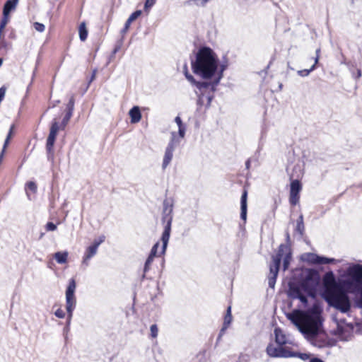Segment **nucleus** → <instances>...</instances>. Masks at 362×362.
Returning a JSON list of instances; mask_svg holds the SVG:
<instances>
[{
    "instance_id": "obj_1",
    "label": "nucleus",
    "mask_w": 362,
    "mask_h": 362,
    "mask_svg": "<svg viewBox=\"0 0 362 362\" xmlns=\"http://www.w3.org/2000/svg\"><path fill=\"white\" fill-rule=\"evenodd\" d=\"M322 308L315 303L305 311L294 310L286 317L313 346L322 349L334 345L323 329Z\"/></svg>"
},
{
    "instance_id": "obj_2",
    "label": "nucleus",
    "mask_w": 362,
    "mask_h": 362,
    "mask_svg": "<svg viewBox=\"0 0 362 362\" xmlns=\"http://www.w3.org/2000/svg\"><path fill=\"white\" fill-rule=\"evenodd\" d=\"M191 64L193 73L204 79H209L215 76L218 66L216 54L206 47L199 49Z\"/></svg>"
},
{
    "instance_id": "obj_3",
    "label": "nucleus",
    "mask_w": 362,
    "mask_h": 362,
    "mask_svg": "<svg viewBox=\"0 0 362 362\" xmlns=\"http://www.w3.org/2000/svg\"><path fill=\"white\" fill-rule=\"evenodd\" d=\"M320 281L319 273L310 269L300 284L289 285L288 295L291 298L299 299L302 303L307 305V296L315 297Z\"/></svg>"
},
{
    "instance_id": "obj_4",
    "label": "nucleus",
    "mask_w": 362,
    "mask_h": 362,
    "mask_svg": "<svg viewBox=\"0 0 362 362\" xmlns=\"http://www.w3.org/2000/svg\"><path fill=\"white\" fill-rule=\"evenodd\" d=\"M291 259V248L288 245L281 244L276 254L272 256V264L269 267L268 284L270 288H274L275 286L281 261H283V269L286 271L288 269Z\"/></svg>"
},
{
    "instance_id": "obj_5",
    "label": "nucleus",
    "mask_w": 362,
    "mask_h": 362,
    "mask_svg": "<svg viewBox=\"0 0 362 362\" xmlns=\"http://www.w3.org/2000/svg\"><path fill=\"white\" fill-rule=\"evenodd\" d=\"M325 299L329 306L341 313H347L351 310V303L349 296L343 288L334 293H331L327 297H325Z\"/></svg>"
},
{
    "instance_id": "obj_6",
    "label": "nucleus",
    "mask_w": 362,
    "mask_h": 362,
    "mask_svg": "<svg viewBox=\"0 0 362 362\" xmlns=\"http://www.w3.org/2000/svg\"><path fill=\"white\" fill-rule=\"evenodd\" d=\"M347 278L341 281L342 286L349 291H353L362 286V264L350 266L346 270Z\"/></svg>"
},
{
    "instance_id": "obj_7",
    "label": "nucleus",
    "mask_w": 362,
    "mask_h": 362,
    "mask_svg": "<svg viewBox=\"0 0 362 362\" xmlns=\"http://www.w3.org/2000/svg\"><path fill=\"white\" fill-rule=\"evenodd\" d=\"M173 204H170L168 200L163 202V217L162 221L165 223L164 230L162 233L161 241L163 243L162 250L160 254L165 252L168 243L170 239L171 224L173 221Z\"/></svg>"
},
{
    "instance_id": "obj_8",
    "label": "nucleus",
    "mask_w": 362,
    "mask_h": 362,
    "mask_svg": "<svg viewBox=\"0 0 362 362\" xmlns=\"http://www.w3.org/2000/svg\"><path fill=\"white\" fill-rule=\"evenodd\" d=\"M170 139L169 143L168 144L162 163V168L165 170L170 163L173 158V153L176 148V147L179 145L180 140L177 138V132H172L170 133Z\"/></svg>"
},
{
    "instance_id": "obj_9",
    "label": "nucleus",
    "mask_w": 362,
    "mask_h": 362,
    "mask_svg": "<svg viewBox=\"0 0 362 362\" xmlns=\"http://www.w3.org/2000/svg\"><path fill=\"white\" fill-rule=\"evenodd\" d=\"M322 284L324 286V297H327L331 293H334L344 288L337 283L334 274L332 272H328L324 275Z\"/></svg>"
},
{
    "instance_id": "obj_10",
    "label": "nucleus",
    "mask_w": 362,
    "mask_h": 362,
    "mask_svg": "<svg viewBox=\"0 0 362 362\" xmlns=\"http://www.w3.org/2000/svg\"><path fill=\"white\" fill-rule=\"evenodd\" d=\"M76 282L74 279H70L66 291V309L69 315H73V311L76 307V300L74 296Z\"/></svg>"
},
{
    "instance_id": "obj_11",
    "label": "nucleus",
    "mask_w": 362,
    "mask_h": 362,
    "mask_svg": "<svg viewBox=\"0 0 362 362\" xmlns=\"http://www.w3.org/2000/svg\"><path fill=\"white\" fill-rule=\"evenodd\" d=\"M185 75L186 78L194 86H195L201 92L200 93L196 92L197 95H198V104L202 105V98H203V93L202 92V90L206 89L209 88L211 86V83L206 82V81H197L194 77L189 74L187 71V66H185Z\"/></svg>"
},
{
    "instance_id": "obj_12",
    "label": "nucleus",
    "mask_w": 362,
    "mask_h": 362,
    "mask_svg": "<svg viewBox=\"0 0 362 362\" xmlns=\"http://www.w3.org/2000/svg\"><path fill=\"white\" fill-rule=\"evenodd\" d=\"M266 352L272 358H289L290 351L282 346H275L272 344H269L267 346Z\"/></svg>"
},
{
    "instance_id": "obj_13",
    "label": "nucleus",
    "mask_w": 362,
    "mask_h": 362,
    "mask_svg": "<svg viewBox=\"0 0 362 362\" xmlns=\"http://www.w3.org/2000/svg\"><path fill=\"white\" fill-rule=\"evenodd\" d=\"M337 322V329L335 333L343 337L342 336L345 334V332H348L349 334L350 332L353 330L354 326L351 323L346 322L344 319L337 320L335 319Z\"/></svg>"
},
{
    "instance_id": "obj_14",
    "label": "nucleus",
    "mask_w": 362,
    "mask_h": 362,
    "mask_svg": "<svg viewBox=\"0 0 362 362\" xmlns=\"http://www.w3.org/2000/svg\"><path fill=\"white\" fill-rule=\"evenodd\" d=\"M74 103H75L74 95H72L69 99L68 104H67V107H66L67 112L62 122V126L63 128L66 127V125L69 122V119L72 117L73 112L74 110Z\"/></svg>"
},
{
    "instance_id": "obj_15",
    "label": "nucleus",
    "mask_w": 362,
    "mask_h": 362,
    "mask_svg": "<svg viewBox=\"0 0 362 362\" xmlns=\"http://www.w3.org/2000/svg\"><path fill=\"white\" fill-rule=\"evenodd\" d=\"M247 191L246 189H244L240 199V218L244 221H246L247 219Z\"/></svg>"
},
{
    "instance_id": "obj_16",
    "label": "nucleus",
    "mask_w": 362,
    "mask_h": 362,
    "mask_svg": "<svg viewBox=\"0 0 362 362\" xmlns=\"http://www.w3.org/2000/svg\"><path fill=\"white\" fill-rule=\"evenodd\" d=\"M98 247L95 246L93 244L87 247L83 258L82 261V264L88 266L89 264V260L95 255L97 253Z\"/></svg>"
},
{
    "instance_id": "obj_17",
    "label": "nucleus",
    "mask_w": 362,
    "mask_h": 362,
    "mask_svg": "<svg viewBox=\"0 0 362 362\" xmlns=\"http://www.w3.org/2000/svg\"><path fill=\"white\" fill-rule=\"evenodd\" d=\"M131 122L133 124L139 122L141 119V113L138 106H134L129 112Z\"/></svg>"
},
{
    "instance_id": "obj_18",
    "label": "nucleus",
    "mask_w": 362,
    "mask_h": 362,
    "mask_svg": "<svg viewBox=\"0 0 362 362\" xmlns=\"http://www.w3.org/2000/svg\"><path fill=\"white\" fill-rule=\"evenodd\" d=\"M175 122L177 124L178 127V132L177 133V138L180 140L181 139H183L185 137L186 132V126L182 123V121L180 117L179 116H177L175 118Z\"/></svg>"
},
{
    "instance_id": "obj_19",
    "label": "nucleus",
    "mask_w": 362,
    "mask_h": 362,
    "mask_svg": "<svg viewBox=\"0 0 362 362\" xmlns=\"http://www.w3.org/2000/svg\"><path fill=\"white\" fill-rule=\"evenodd\" d=\"M320 257L315 253H305L303 256V260L310 264H319Z\"/></svg>"
},
{
    "instance_id": "obj_20",
    "label": "nucleus",
    "mask_w": 362,
    "mask_h": 362,
    "mask_svg": "<svg viewBox=\"0 0 362 362\" xmlns=\"http://www.w3.org/2000/svg\"><path fill=\"white\" fill-rule=\"evenodd\" d=\"M18 2V1L8 0L4 6L3 15L8 16L10 12L16 8Z\"/></svg>"
},
{
    "instance_id": "obj_21",
    "label": "nucleus",
    "mask_w": 362,
    "mask_h": 362,
    "mask_svg": "<svg viewBox=\"0 0 362 362\" xmlns=\"http://www.w3.org/2000/svg\"><path fill=\"white\" fill-rule=\"evenodd\" d=\"M299 177V175L296 176V179L293 180L291 183V189H290V193L291 194H299V192L301 190V185L298 180Z\"/></svg>"
},
{
    "instance_id": "obj_22",
    "label": "nucleus",
    "mask_w": 362,
    "mask_h": 362,
    "mask_svg": "<svg viewBox=\"0 0 362 362\" xmlns=\"http://www.w3.org/2000/svg\"><path fill=\"white\" fill-rule=\"evenodd\" d=\"M275 341L279 346H283L286 343V337L280 329H275Z\"/></svg>"
},
{
    "instance_id": "obj_23",
    "label": "nucleus",
    "mask_w": 362,
    "mask_h": 362,
    "mask_svg": "<svg viewBox=\"0 0 362 362\" xmlns=\"http://www.w3.org/2000/svg\"><path fill=\"white\" fill-rule=\"evenodd\" d=\"M68 252H57L54 254V259L59 264H64L67 262Z\"/></svg>"
},
{
    "instance_id": "obj_24",
    "label": "nucleus",
    "mask_w": 362,
    "mask_h": 362,
    "mask_svg": "<svg viewBox=\"0 0 362 362\" xmlns=\"http://www.w3.org/2000/svg\"><path fill=\"white\" fill-rule=\"evenodd\" d=\"M227 68V64H223L220 66V71H219V73L218 74V76L217 78L215 79V81L213 82V83H211V88L214 89L215 86H216L220 80L223 77V72Z\"/></svg>"
},
{
    "instance_id": "obj_25",
    "label": "nucleus",
    "mask_w": 362,
    "mask_h": 362,
    "mask_svg": "<svg viewBox=\"0 0 362 362\" xmlns=\"http://www.w3.org/2000/svg\"><path fill=\"white\" fill-rule=\"evenodd\" d=\"M305 230L304 223H303V215H300L297 220L296 231L298 232L300 235H303Z\"/></svg>"
},
{
    "instance_id": "obj_26",
    "label": "nucleus",
    "mask_w": 362,
    "mask_h": 362,
    "mask_svg": "<svg viewBox=\"0 0 362 362\" xmlns=\"http://www.w3.org/2000/svg\"><path fill=\"white\" fill-rule=\"evenodd\" d=\"M56 139V136H48L46 144V148L48 154L52 153L53 146L54 144V141Z\"/></svg>"
},
{
    "instance_id": "obj_27",
    "label": "nucleus",
    "mask_w": 362,
    "mask_h": 362,
    "mask_svg": "<svg viewBox=\"0 0 362 362\" xmlns=\"http://www.w3.org/2000/svg\"><path fill=\"white\" fill-rule=\"evenodd\" d=\"M78 31L80 40L81 41H85L88 36V31L84 22L81 23Z\"/></svg>"
},
{
    "instance_id": "obj_28",
    "label": "nucleus",
    "mask_w": 362,
    "mask_h": 362,
    "mask_svg": "<svg viewBox=\"0 0 362 362\" xmlns=\"http://www.w3.org/2000/svg\"><path fill=\"white\" fill-rule=\"evenodd\" d=\"M291 357H296L300 358L303 361H307L308 359L310 358V354L306 353L294 352L290 351L289 358Z\"/></svg>"
},
{
    "instance_id": "obj_29",
    "label": "nucleus",
    "mask_w": 362,
    "mask_h": 362,
    "mask_svg": "<svg viewBox=\"0 0 362 362\" xmlns=\"http://www.w3.org/2000/svg\"><path fill=\"white\" fill-rule=\"evenodd\" d=\"M232 321V315H231V308L229 306L227 308L226 314L224 317L223 325V326H226L227 327H229Z\"/></svg>"
},
{
    "instance_id": "obj_30",
    "label": "nucleus",
    "mask_w": 362,
    "mask_h": 362,
    "mask_svg": "<svg viewBox=\"0 0 362 362\" xmlns=\"http://www.w3.org/2000/svg\"><path fill=\"white\" fill-rule=\"evenodd\" d=\"M210 0H188L186 1V4L188 6H191L192 4L196 5L197 6H205L206 4Z\"/></svg>"
},
{
    "instance_id": "obj_31",
    "label": "nucleus",
    "mask_w": 362,
    "mask_h": 362,
    "mask_svg": "<svg viewBox=\"0 0 362 362\" xmlns=\"http://www.w3.org/2000/svg\"><path fill=\"white\" fill-rule=\"evenodd\" d=\"M59 129V123L57 121H54L52 123L49 136H57Z\"/></svg>"
},
{
    "instance_id": "obj_32",
    "label": "nucleus",
    "mask_w": 362,
    "mask_h": 362,
    "mask_svg": "<svg viewBox=\"0 0 362 362\" xmlns=\"http://www.w3.org/2000/svg\"><path fill=\"white\" fill-rule=\"evenodd\" d=\"M315 64H314L309 69L299 70L297 71V74L298 76L301 77L308 76L310 74V72L315 69Z\"/></svg>"
},
{
    "instance_id": "obj_33",
    "label": "nucleus",
    "mask_w": 362,
    "mask_h": 362,
    "mask_svg": "<svg viewBox=\"0 0 362 362\" xmlns=\"http://www.w3.org/2000/svg\"><path fill=\"white\" fill-rule=\"evenodd\" d=\"M359 296L355 301V305L357 308L362 309V285L357 288Z\"/></svg>"
},
{
    "instance_id": "obj_34",
    "label": "nucleus",
    "mask_w": 362,
    "mask_h": 362,
    "mask_svg": "<svg viewBox=\"0 0 362 362\" xmlns=\"http://www.w3.org/2000/svg\"><path fill=\"white\" fill-rule=\"evenodd\" d=\"M289 202L291 205H296L299 202V194L290 193Z\"/></svg>"
},
{
    "instance_id": "obj_35",
    "label": "nucleus",
    "mask_w": 362,
    "mask_h": 362,
    "mask_svg": "<svg viewBox=\"0 0 362 362\" xmlns=\"http://www.w3.org/2000/svg\"><path fill=\"white\" fill-rule=\"evenodd\" d=\"M335 262H336V259L334 258H328V257L320 256L319 264H330V263H334Z\"/></svg>"
},
{
    "instance_id": "obj_36",
    "label": "nucleus",
    "mask_w": 362,
    "mask_h": 362,
    "mask_svg": "<svg viewBox=\"0 0 362 362\" xmlns=\"http://www.w3.org/2000/svg\"><path fill=\"white\" fill-rule=\"evenodd\" d=\"M153 259H154V257L148 255L147 259L146 260L145 264H144V274L146 273L149 270L150 266L152 264Z\"/></svg>"
},
{
    "instance_id": "obj_37",
    "label": "nucleus",
    "mask_w": 362,
    "mask_h": 362,
    "mask_svg": "<svg viewBox=\"0 0 362 362\" xmlns=\"http://www.w3.org/2000/svg\"><path fill=\"white\" fill-rule=\"evenodd\" d=\"M141 14V10H137L136 11H134V13H132L129 17L128 18L127 20H129V21H131L132 23L135 21L138 17H139Z\"/></svg>"
},
{
    "instance_id": "obj_38",
    "label": "nucleus",
    "mask_w": 362,
    "mask_h": 362,
    "mask_svg": "<svg viewBox=\"0 0 362 362\" xmlns=\"http://www.w3.org/2000/svg\"><path fill=\"white\" fill-rule=\"evenodd\" d=\"M33 26H34V28L40 32V33H42L45 31V26L44 24L41 23H38V22H35L33 24Z\"/></svg>"
},
{
    "instance_id": "obj_39",
    "label": "nucleus",
    "mask_w": 362,
    "mask_h": 362,
    "mask_svg": "<svg viewBox=\"0 0 362 362\" xmlns=\"http://www.w3.org/2000/svg\"><path fill=\"white\" fill-rule=\"evenodd\" d=\"M26 188L33 192H37V185L33 181H30L26 184Z\"/></svg>"
},
{
    "instance_id": "obj_40",
    "label": "nucleus",
    "mask_w": 362,
    "mask_h": 362,
    "mask_svg": "<svg viewBox=\"0 0 362 362\" xmlns=\"http://www.w3.org/2000/svg\"><path fill=\"white\" fill-rule=\"evenodd\" d=\"M150 330H151V337L153 338H156L158 336V332L157 325L155 324L152 325L150 327Z\"/></svg>"
},
{
    "instance_id": "obj_41",
    "label": "nucleus",
    "mask_w": 362,
    "mask_h": 362,
    "mask_svg": "<svg viewBox=\"0 0 362 362\" xmlns=\"http://www.w3.org/2000/svg\"><path fill=\"white\" fill-rule=\"evenodd\" d=\"M156 0H146L144 10L148 11L156 4Z\"/></svg>"
},
{
    "instance_id": "obj_42",
    "label": "nucleus",
    "mask_w": 362,
    "mask_h": 362,
    "mask_svg": "<svg viewBox=\"0 0 362 362\" xmlns=\"http://www.w3.org/2000/svg\"><path fill=\"white\" fill-rule=\"evenodd\" d=\"M159 246V243H156L153 247L151 248V252L149 254V256H151L153 257H155L157 255V251Z\"/></svg>"
},
{
    "instance_id": "obj_43",
    "label": "nucleus",
    "mask_w": 362,
    "mask_h": 362,
    "mask_svg": "<svg viewBox=\"0 0 362 362\" xmlns=\"http://www.w3.org/2000/svg\"><path fill=\"white\" fill-rule=\"evenodd\" d=\"M47 231H54L57 229V226L52 222H48L45 226Z\"/></svg>"
},
{
    "instance_id": "obj_44",
    "label": "nucleus",
    "mask_w": 362,
    "mask_h": 362,
    "mask_svg": "<svg viewBox=\"0 0 362 362\" xmlns=\"http://www.w3.org/2000/svg\"><path fill=\"white\" fill-rule=\"evenodd\" d=\"M54 315L56 317L61 318V319H62L65 317V313L60 308L57 309L55 311Z\"/></svg>"
},
{
    "instance_id": "obj_45",
    "label": "nucleus",
    "mask_w": 362,
    "mask_h": 362,
    "mask_svg": "<svg viewBox=\"0 0 362 362\" xmlns=\"http://www.w3.org/2000/svg\"><path fill=\"white\" fill-rule=\"evenodd\" d=\"M105 235H101L98 240L94 241L93 245L98 248L99 245L105 241Z\"/></svg>"
},
{
    "instance_id": "obj_46",
    "label": "nucleus",
    "mask_w": 362,
    "mask_h": 362,
    "mask_svg": "<svg viewBox=\"0 0 362 362\" xmlns=\"http://www.w3.org/2000/svg\"><path fill=\"white\" fill-rule=\"evenodd\" d=\"M132 22L129 21V20H127L125 24H124V26L123 28V29L122 30V33L124 34L129 28V26L131 25Z\"/></svg>"
},
{
    "instance_id": "obj_47",
    "label": "nucleus",
    "mask_w": 362,
    "mask_h": 362,
    "mask_svg": "<svg viewBox=\"0 0 362 362\" xmlns=\"http://www.w3.org/2000/svg\"><path fill=\"white\" fill-rule=\"evenodd\" d=\"M228 329L227 327L223 326L222 328L220 330L219 334L217 338V341H220L223 335L225 334L226 330Z\"/></svg>"
},
{
    "instance_id": "obj_48",
    "label": "nucleus",
    "mask_w": 362,
    "mask_h": 362,
    "mask_svg": "<svg viewBox=\"0 0 362 362\" xmlns=\"http://www.w3.org/2000/svg\"><path fill=\"white\" fill-rule=\"evenodd\" d=\"M315 53H316V57L315 58V65L318 63V61H319V58H320V49L318 48L316 49L315 51Z\"/></svg>"
},
{
    "instance_id": "obj_49",
    "label": "nucleus",
    "mask_w": 362,
    "mask_h": 362,
    "mask_svg": "<svg viewBox=\"0 0 362 362\" xmlns=\"http://www.w3.org/2000/svg\"><path fill=\"white\" fill-rule=\"evenodd\" d=\"M9 140H10V139H8V138H6V140H5V141H4V146H3V149H2V151H5L6 148V147H7V146H8V143H9Z\"/></svg>"
},
{
    "instance_id": "obj_50",
    "label": "nucleus",
    "mask_w": 362,
    "mask_h": 362,
    "mask_svg": "<svg viewBox=\"0 0 362 362\" xmlns=\"http://www.w3.org/2000/svg\"><path fill=\"white\" fill-rule=\"evenodd\" d=\"M309 362H324L322 359L319 358H311Z\"/></svg>"
},
{
    "instance_id": "obj_51",
    "label": "nucleus",
    "mask_w": 362,
    "mask_h": 362,
    "mask_svg": "<svg viewBox=\"0 0 362 362\" xmlns=\"http://www.w3.org/2000/svg\"><path fill=\"white\" fill-rule=\"evenodd\" d=\"M95 74H96V69L93 70L92 76H91L90 79L89 81V83H90L95 79Z\"/></svg>"
},
{
    "instance_id": "obj_52",
    "label": "nucleus",
    "mask_w": 362,
    "mask_h": 362,
    "mask_svg": "<svg viewBox=\"0 0 362 362\" xmlns=\"http://www.w3.org/2000/svg\"><path fill=\"white\" fill-rule=\"evenodd\" d=\"M71 318H72V315H69V314H68V316H67V320H66V325H67V326H69V325H70Z\"/></svg>"
},
{
    "instance_id": "obj_53",
    "label": "nucleus",
    "mask_w": 362,
    "mask_h": 362,
    "mask_svg": "<svg viewBox=\"0 0 362 362\" xmlns=\"http://www.w3.org/2000/svg\"><path fill=\"white\" fill-rule=\"evenodd\" d=\"M13 126H11V128H10V130H9V132L6 136V138H8V139H11V136L12 135V133H13Z\"/></svg>"
},
{
    "instance_id": "obj_54",
    "label": "nucleus",
    "mask_w": 362,
    "mask_h": 362,
    "mask_svg": "<svg viewBox=\"0 0 362 362\" xmlns=\"http://www.w3.org/2000/svg\"><path fill=\"white\" fill-rule=\"evenodd\" d=\"M60 103V100H55L52 103V107H56L59 103Z\"/></svg>"
},
{
    "instance_id": "obj_55",
    "label": "nucleus",
    "mask_w": 362,
    "mask_h": 362,
    "mask_svg": "<svg viewBox=\"0 0 362 362\" xmlns=\"http://www.w3.org/2000/svg\"><path fill=\"white\" fill-rule=\"evenodd\" d=\"M361 76V71L360 69H358L357 70V75H356V78H358Z\"/></svg>"
},
{
    "instance_id": "obj_56",
    "label": "nucleus",
    "mask_w": 362,
    "mask_h": 362,
    "mask_svg": "<svg viewBox=\"0 0 362 362\" xmlns=\"http://www.w3.org/2000/svg\"><path fill=\"white\" fill-rule=\"evenodd\" d=\"M250 160H247L245 163V165H246V168H250Z\"/></svg>"
},
{
    "instance_id": "obj_57",
    "label": "nucleus",
    "mask_w": 362,
    "mask_h": 362,
    "mask_svg": "<svg viewBox=\"0 0 362 362\" xmlns=\"http://www.w3.org/2000/svg\"><path fill=\"white\" fill-rule=\"evenodd\" d=\"M208 99V103H207V105L209 106L210 105V103H211V96H209L207 98Z\"/></svg>"
},
{
    "instance_id": "obj_58",
    "label": "nucleus",
    "mask_w": 362,
    "mask_h": 362,
    "mask_svg": "<svg viewBox=\"0 0 362 362\" xmlns=\"http://www.w3.org/2000/svg\"><path fill=\"white\" fill-rule=\"evenodd\" d=\"M290 240V235H289V233L287 232L286 233V240L288 242Z\"/></svg>"
},
{
    "instance_id": "obj_59",
    "label": "nucleus",
    "mask_w": 362,
    "mask_h": 362,
    "mask_svg": "<svg viewBox=\"0 0 362 362\" xmlns=\"http://www.w3.org/2000/svg\"><path fill=\"white\" fill-rule=\"evenodd\" d=\"M69 326L66 325V327H64V332H68V331H69Z\"/></svg>"
},
{
    "instance_id": "obj_60",
    "label": "nucleus",
    "mask_w": 362,
    "mask_h": 362,
    "mask_svg": "<svg viewBox=\"0 0 362 362\" xmlns=\"http://www.w3.org/2000/svg\"><path fill=\"white\" fill-rule=\"evenodd\" d=\"M341 64H346V65H347V66H349V63H346L345 60H343V61L341 62Z\"/></svg>"
},
{
    "instance_id": "obj_61",
    "label": "nucleus",
    "mask_w": 362,
    "mask_h": 362,
    "mask_svg": "<svg viewBox=\"0 0 362 362\" xmlns=\"http://www.w3.org/2000/svg\"><path fill=\"white\" fill-rule=\"evenodd\" d=\"M117 51H118V48L117 47V48H115V49H114V52H114V53H116Z\"/></svg>"
},
{
    "instance_id": "obj_62",
    "label": "nucleus",
    "mask_w": 362,
    "mask_h": 362,
    "mask_svg": "<svg viewBox=\"0 0 362 362\" xmlns=\"http://www.w3.org/2000/svg\"><path fill=\"white\" fill-rule=\"evenodd\" d=\"M294 177H295V176H294V175H293V174H291V179H293V178H294Z\"/></svg>"
},
{
    "instance_id": "obj_63",
    "label": "nucleus",
    "mask_w": 362,
    "mask_h": 362,
    "mask_svg": "<svg viewBox=\"0 0 362 362\" xmlns=\"http://www.w3.org/2000/svg\"><path fill=\"white\" fill-rule=\"evenodd\" d=\"M2 62H3L2 59H0V66H1V64H2Z\"/></svg>"
}]
</instances>
